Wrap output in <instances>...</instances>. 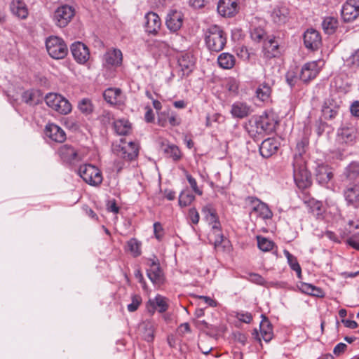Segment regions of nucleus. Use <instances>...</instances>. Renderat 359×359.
Segmentation results:
<instances>
[{
	"mask_svg": "<svg viewBox=\"0 0 359 359\" xmlns=\"http://www.w3.org/2000/svg\"><path fill=\"white\" fill-rule=\"evenodd\" d=\"M167 27L171 32H177L179 30L183 23V14L180 11H172L168 15L166 18Z\"/></svg>",
	"mask_w": 359,
	"mask_h": 359,
	"instance_id": "393cba45",
	"label": "nucleus"
},
{
	"mask_svg": "<svg viewBox=\"0 0 359 359\" xmlns=\"http://www.w3.org/2000/svg\"><path fill=\"white\" fill-rule=\"evenodd\" d=\"M149 268L147 270V274L153 284L160 286L163 284L165 278L163 272L158 260L151 259Z\"/></svg>",
	"mask_w": 359,
	"mask_h": 359,
	"instance_id": "f8f14e48",
	"label": "nucleus"
},
{
	"mask_svg": "<svg viewBox=\"0 0 359 359\" xmlns=\"http://www.w3.org/2000/svg\"><path fill=\"white\" fill-rule=\"evenodd\" d=\"M285 79L288 85L293 87L297 81V76L293 72H288L285 75Z\"/></svg>",
	"mask_w": 359,
	"mask_h": 359,
	"instance_id": "680f3d73",
	"label": "nucleus"
},
{
	"mask_svg": "<svg viewBox=\"0 0 359 359\" xmlns=\"http://www.w3.org/2000/svg\"><path fill=\"white\" fill-rule=\"evenodd\" d=\"M279 145L276 139L267 138L262 142L259 153L264 158H269L277 152Z\"/></svg>",
	"mask_w": 359,
	"mask_h": 359,
	"instance_id": "5701e85b",
	"label": "nucleus"
},
{
	"mask_svg": "<svg viewBox=\"0 0 359 359\" xmlns=\"http://www.w3.org/2000/svg\"><path fill=\"white\" fill-rule=\"evenodd\" d=\"M237 318L245 323H250L252 320V316L250 313H238L236 316Z\"/></svg>",
	"mask_w": 359,
	"mask_h": 359,
	"instance_id": "052dcab7",
	"label": "nucleus"
},
{
	"mask_svg": "<svg viewBox=\"0 0 359 359\" xmlns=\"http://www.w3.org/2000/svg\"><path fill=\"white\" fill-rule=\"evenodd\" d=\"M346 244L352 247L353 248L359 250V236L357 235H353L346 241Z\"/></svg>",
	"mask_w": 359,
	"mask_h": 359,
	"instance_id": "4d7b16f0",
	"label": "nucleus"
},
{
	"mask_svg": "<svg viewBox=\"0 0 359 359\" xmlns=\"http://www.w3.org/2000/svg\"><path fill=\"white\" fill-rule=\"evenodd\" d=\"M257 245L258 248L264 252H269L273 250L274 247V243L266 238L257 236Z\"/></svg>",
	"mask_w": 359,
	"mask_h": 359,
	"instance_id": "8fccbe9b",
	"label": "nucleus"
},
{
	"mask_svg": "<svg viewBox=\"0 0 359 359\" xmlns=\"http://www.w3.org/2000/svg\"><path fill=\"white\" fill-rule=\"evenodd\" d=\"M264 50L266 57L272 58L279 55V44L275 37L266 39L264 42Z\"/></svg>",
	"mask_w": 359,
	"mask_h": 359,
	"instance_id": "2f4dec72",
	"label": "nucleus"
},
{
	"mask_svg": "<svg viewBox=\"0 0 359 359\" xmlns=\"http://www.w3.org/2000/svg\"><path fill=\"white\" fill-rule=\"evenodd\" d=\"M237 0H219L217 12L223 17H233L238 13Z\"/></svg>",
	"mask_w": 359,
	"mask_h": 359,
	"instance_id": "dca6fc26",
	"label": "nucleus"
},
{
	"mask_svg": "<svg viewBox=\"0 0 359 359\" xmlns=\"http://www.w3.org/2000/svg\"><path fill=\"white\" fill-rule=\"evenodd\" d=\"M316 180L322 186H325L333 178L332 168L325 164L318 165L316 168Z\"/></svg>",
	"mask_w": 359,
	"mask_h": 359,
	"instance_id": "6ab92c4d",
	"label": "nucleus"
},
{
	"mask_svg": "<svg viewBox=\"0 0 359 359\" xmlns=\"http://www.w3.org/2000/svg\"><path fill=\"white\" fill-rule=\"evenodd\" d=\"M344 176L348 183L359 182V162L353 161L344 169Z\"/></svg>",
	"mask_w": 359,
	"mask_h": 359,
	"instance_id": "7c9ffc66",
	"label": "nucleus"
},
{
	"mask_svg": "<svg viewBox=\"0 0 359 359\" xmlns=\"http://www.w3.org/2000/svg\"><path fill=\"white\" fill-rule=\"evenodd\" d=\"M57 154L62 161L74 164L81 161L78 150L71 144H65L60 147Z\"/></svg>",
	"mask_w": 359,
	"mask_h": 359,
	"instance_id": "9b49d317",
	"label": "nucleus"
},
{
	"mask_svg": "<svg viewBox=\"0 0 359 359\" xmlns=\"http://www.w3.org/2000/svg\"><path fill=\"white\" fill-rule=\"evenodd\" d=\"M309 208V211L316 217H319L323 215L325 212L323 203L314 198H310L305 201Z\"/></svg>",
	"mask_w": 359,
	"mask_h": 359,
	"instance_id": "4c0bfd02",
	"label": "nucleus"
},
{
	"mask_svg": "<svg viewBox=\"0 0 359 359\" xmlns=\"http://www.w3.org/2000/svg\"><path fill=\"white\" fill-rule=\"evenodd\" d=\"M284 255L287 259L290 268L297 273L299 278H302V269L297 258L287 250H284Z\"/></svg>",
	"mask_w": 359,
	"mask_h": 359,
	"instance_id": "c03bdc74",
	"label": "nucleus"
},
{
	"mask_svg": "<svg viewBox=\"0 0 359 359\" xmlns=\"http://www.w3.org/2000/svg\"><path fill=\"white\" fill-rule=\"evenodd\" d=\"M74 60L80 64L86 63L90 57V52L87 46L82 42H74L70 47Z\"/></svg>",
	"mask_w": 359,
	"mask_h": 359,
	"instance_id": "2eb2a0df",
	"label": "nucleus"
},
{
	"mask_svg": "<svg viewBox=\"0 0 359 359\" xmlns=\"http://www.w3.org/2000/svg\"><path fill=\"white\" fill-rule=\"evenodd\" d=\"M351 114L355 117H359V101H354L350 107Z\"/></svg>",
	"mask_w": 359,
	"mask_h": 359,
	"instance_id": "338daca9",
	"label": "nucleus"
},
{
	"mask_svg": "<svg viewBox=\"0 0 359 359\" xmlns=\"http://www.w3.org/2000/svg\"><path fill=\"white\" fill-rule=\"evenodd\" d=\"M308 144V141L306 140H302L301 141L297 143L296 149L297 150V153L295 154L294 157H297V156H300L302 158V154L305 153V147Z\"/></svg>",
	"mask_w": 359,
	"mask_h": 359,
	"instance_id": "6e6d98bb",
	"label": "nucleus"
},
{
	"mask_svg": "<svg viewBox=\"0 0 359 359\" xmlns=\"http://www.w3.org/2000/svg\"><path fill=\"white\" fill-rule=\"evenodd\" d=\"M123 55L119 49L109 50L104 55V64L109 67H118L122 63Z\"/></svg>",
	"mask_w": 359,
	"mask_h": 359,
	"instance_id": "cd10ccee",
	"label": "nucleus"
},
{
	"mask_svg": "<svg viewBox=\"0 0 359 359\" xmlns=\"http://www.w3.org/2000/svg\"><path fill=\"white\" fill-rule=\"evenodd\" d=\"M247 278L250 282L260 285H263L266 283L264 278L261 275L255 273H248V278Z\"/></svg>",
	"mask_w": 359,
	"mask_h": 359,
	"instance_id": "5fc2aeb1",
	"label": "nucleus"
},
{
	"mask_svg": "<svg viewBox=\"0 0 359 359\" xmlns=\"http://www.w3.org/2000/svg\"><path fill=\"white\" fill-rule=\"evenodd\" d=\"M202 213L204 215L207 222L212 226V234L215 236L214 245L216 248L220 245L224 241L221 224L217 211L212 205L208 204L203 208Z\"/></svg>",
	"mask_w": 359,
	"mask_h": 359,
	"instance_id": "7ed1b4c3",
	"label": "nucleus"
},
{
	"mask_svg": "<svg viewBox=\"0 0 359 359\" xmlns=\"http://www.w3.org/2000/svg\"><path fill=\"white\" fill-rule=\"evenodd\" d=\"M12 13L19 18L25 19L28 15V9L25 2L20 0H13L11 4Z\"/></svg>",
	"mask_w": 359,
	"mask_h": 359,
	"instance_id": "473e14b6",
	"label": "nucleus"
},
{
	"mask_svg": "<svg viewBox=\"0 0 359 359\" xmlns=\"http://www.w3.org/2000/svg\"><path fill=\"white\" fill-rule=\"evenodd\" d=\"M226 34L222 28L216 25H212L205 32V42L210 51L219 52L226 43Z\"/></svg>",
	"mask_w": 359,
	"mask_h": 359,
	"instance_id": "f257e3e1",
	"label": "nucleus"
},
{
	"mask_svg": "<svg viewBox=\"0 0 359 359\" xmlns=\"http://www.w3.org/2000/svg\"><path fill=\"white\" fill-rule=\"evenodd\" d=\"M160 149L167 158H172L174 161H178L182 158V153L177 146L170 144L168 141H162Z\"/></svg>",
	"mask_w": 359,
	"mask_h": 359,
	"instance_id": "b1692460",
	"label": "nucleus"
},
{
	"mask_svg": "<svg viewBox=\"0 0 359 359\" xmlns=\"http://www.w3.org/2000/svg\"><path fill=\"white\" fill-rule=\"evenodd\" d=\"M357 130L354 127L344 126L338 130L337 141L341 144L352 145L355 142Z\"/></svg>",
	"mask_w": 359,
	"mask_h": 359,
	"instance_id": "a211bd4d",
	"label": "nucleus"
},
{
	"mask_svg": "<svg viewBox=\"0 0 359 359\" xmlns=\"http://www.w3.org/2000/svg\"><path fill=\"white\" fill-rule=\"evenodd\" d=\"M167 300V298L160 294H157L154 299H149L148 304L153 308L152 313H154V310L156 309L159 313L165 312L168 309Z\"/></svg>",
	"mask_w": 359,
	"mask_h": 359,
	"instance_id": "c9c22d12",
	"label": "nucleus"
},
{
	"mask_svg": "<svg viewBox=\"0 0 359 359\" xmlns=\"http://www.w3.org/2000/svg\"><path fill=\"white\" fill-rule=\"evenodd\" d=\"M178 64L183 76H188L194 69L195 59L190 53L182 55L178 59Z\"/></svg>",
	"mask_w": 359,
	"mask_h": 359,
	"instance_id": "bb28decb",
	"label": "nucleus"
},
{
	"mask_svg": "<svg viewBox=\"0 0 359 359\" xmlns=\"http://www.w3.org/2000/svg\"><path fill=\"white\" fill-rule=\"evenodd\" d=\"M114 128L119 135H128L131 131V124L126 119H118L114 122Z\"/></svg>",
	"mask_w": 359,
	"mask_h": 359,
	"instance_id": "a19ab883",
	"label": "nucleus"
},
{
	"mask_svg": "<svg viewBox=\"0 0 359 359\" xmlns=\"http://www.w3.org/2000/svg\"><path fill=\"white\" fill-rule=\"evenodd\" d=\"M271 93V85L264 81L256 90V95L262 101H267Z\"/></svg>",
	"mask_w": 359,
	"mask_h": 359,
	"instance_id": "37998d69",
	"label": "nucleus"
},
{
	"mask_svg": "<svg viewBox=\"0 0 359 359\" xmlns=\"http://www.w3.org/2000/svg\"><path fill=\"white\" fill-rule=\"evenodd\" d=\"M289 11L285 7L276 8L272 12L273 21L278 25L285 24L288 20Z\"/></svg>",
	"mask_w": 359,
	"mask_h": 359,
	"instance_id": "58836bf2",
	"label": "nucleus"
},
{
	"mask_svg": "<svg viewBox=\"0 0 359 359\" xmlns=\"http://www.w3.org/2000/svg\"><path fill=\"white\" fill-rule=\"evenodd\" d=\"M78 107L79 110L86 115L90 114L93 111V105L92 102L88 98H83L79 102Z\"/></svg>",
	"mask_w": 359,
	"mask_h": 359,
	"instance_id": "09e8293b",
	"label": "nucleus"
},
{
	"mask_svg": "<svg viewBox=\"0 0 359 359\" xmlns=\"http://www.w3.org/2000/svg\"><path fill=\"white\" fill-rule=\"evenodd\" d=\"M259 331L262 338L266 341L269 342L273 337V328L267 318L261 322L259 325Z\"/></svg>",
	"mask_w": 359,
	"mask_h": 359,
	"instance_id": "e433bc0d",
	"label": "nucleus"
},
{
	"mask_svg": "<svg viewBox=\"0 0 359 359\" xmlns=\"http://www.w3.org/2000/svg\"><path fill=\"white\" fill-rule=\"evenodd\" d=\"M349 60L352 65L359 67V49L351 55Z\"/></svg>",
	"mask_w": 359,
	"mask_h": 359,
	"instance_id": "774afa93",
	"label": "nucleus"
},
{
	"mask_svg": "<svg viewBox=\"0 0 359 359\" xmlns=\"http://www.w3.org/2000/svg\"><path fill=\"white\" fill-rule=\"evenodd\" d=\"M145 110H146V112L144 114L145 121L147 123L154 122V119H155V116H154L152 109L149 106H146Z\"/></svg>",
	"mask_w": 359,
	"mask_h": 359,
	"instance_id": "e2e57ef3",
	"label": "nucleus"
},
{
	"mask_svg": "<svg viewBox=\"0 0 359 359\" xmlns=\"http://www.w3.org/2000/svg\"><path fill=\"white\" fill-rule=\"evenodd\" d=\"M154 232L155 237L158 240H161L163 236V229L160 222H155L154 224Z\"/></svg>",
	"mask_w": 359,
	"mask_h": 359,
	"instance_id": "bf43d9fd",
	"label": "nucleus"
},
{
	"mask_svg": "<svg viewBox=\"0 0 359 359\" xmlns=\"http://www.w3.org/2000/svg\"><path fill=\"white\" fill-rule=\"evenodd\" d=\"M251 201L254 204L251 213H256L264 219H269L272 217L273 213L266 204L257 198L254 199L252 198Z\"/></svg>",
	"mask_w": 359,
	"mask_h": 359,
	"instance_id": "c85d7f7f",
	"label": "nucleus"
},
{
	"mask_svg": "<svg viewBox=\"0 0 359 359\" xmlns=\"http://www.w3.org/2000/svg\"><path fill=\"white\" fill-rule=\"evenodd\" d=\"M338 25L339 22L336 18L326 17L323 20L322 27L325 34L330 35L335 32Z\"/></svg>",
	"mask_w": 359,
	"mask_h": 359,
	"instance_id": "79ce46f5",
	"label": "nucleus"
},
{
	"mask_svg": "<svg viewBox=\"0 0 359 359\" xmlns=\"http://www.w3.org/2000/svg\"><path fill=\"white\" fill-rule=\"evenodd\" d=\"M104 100L111 105H121L123 104L122 91L118 88H109L103 93Z\"/></svg>",
	"mask_w": 359,
	"mask_h": 359,
	"instance_id": "4be33fe9",
	"label": "nucleus"
},
{
	"mask_svg": "<svg viewBox=\"0 0 359 359\" xmlns=\"http://www.w3.org/2000/svg\"><path fill=\"white\" fill-rule=\"evenodd\" d=\"M346 348L347 345L346 344L341 342L339 343L334 346L333 353L337 356L340 355L346 351Z\"/></svg>",
	"mask_w": 359,
	"mask_h": 359,
	"instance_id": "69168bd1",
	"label": "nucleus"
},
{
	"mask_svg": "<svg viewBox=\"0 0 359 359\" xmlns=\"http://www.w3.org/2000/svg\"><path fill=\"white\" fill-rule=\"evenodd\" d=\"M75 15V9L73 6L64 4L59 6L53 13V21L59 27H65L72 21Z\"/></svg>",
	"mask_w": 359,
	"mask_h": 359,
	"instance_id": "0eeeda50",
	"label": "nucleus"
},
{
	"mask_svg": "<svg viewBox=\"0 0 359 359\" xmlns=\"http://www.w3.org/2000/svg\"><path fill=\"white\" fill-rule=\"evenodd\" d=\"M195 199V196L189 191H182L179 196V205L182 207L189 205Z\"/></svg>",
	"mask_w": 359,
	"mask_h": 359,
	"instance_id": "de8ad7c7",
	"label": "nucleus"
},
{
	"mask_svg": "<svg viewBox=\"0 0 359 359\" xmlns=\"http://www.w3.org/2000/svg\"><path fill=\"white\" fill-rule=\"evenodd\" d=\"M341 104V100H337L332 96L327 98L322 107V113L325 119H334L339 113Z\"/></svg>",
	"mask_w": 359,
	"mask_h": 359,
	"instance_id": "9d476101",
	"label": "nucleus"
},
{
	"mask_svg": "<svg viewBox=\"0 0 359 359\" xmlns=\"http://www.w3.org/2000/svg\"><path fill=\"white\" fill-rule=\"evenodd\" d=\"M189 217L191 222L197 224L199 222V214L195 208H190L189 210Z\"/></svg>",
	"mask_w": 359,
	"mask_h": 359,
	"instance_id": "13d9d810",
	"label": "nucleus"
},
{
	"mask_svg": "<svg viewBox=\"0 0 359 359\" xmlns=\"http://www.w3.org/2000/svg\"><path fill=\"white\" fill-rule=\"evenodd\" d=\"M250 34L252 40L256 43L264 42L267 39L266 32L262 26L252 25Z\"/></svg>",
	"mask_w": 359,
	"mask_h": 359,
	"instance_id": "ea45409f",
	"label": "nucleus"
},
{
	"mask_svg": "<svg viewBox=\"0 0 359 359\" xmlns=\"http://www.w3.org/2000/svg\"><path fill=\"white\" fill-rule=\"evenodd\" d=\"M359 15V0H347L343 5L341 16L345 22H351Z\"/></svg>",
	"mask_w": 359,
	"mask_h": 359,
	"instance_id": "4468645a",
	"label": "nucleus"
},
{
	"mask_svg": "<svg viewBox=\"0 0 359 359\" xmlns=\"http://www.w3.org/2000/svg\"><path fill=\"white\" fill-rule=\"evenodd\" d=\"M131 303L128 305V310L130 312H134L137 310L142 303V297L139 294H133L131 297Z\"/></svg>",
	"mask_w": 359,
	"mask_h": 359,
	"instance_id": "603ef678",
	"label": "nucleus"
},
{
	"mask_svg": "<svg viewBox=\"0 0 359 359\" xmlns=\"http://www.w3.org/2000/svg\"><path fill=\"white\" fill-rule=\"evenodd\" d=\"M116 155L126 161H132L135 160L139 154V145L134 142H130L125 145H118L115 149Z\"/></svg>",
	"mask_w": 359,
	"mask_h": 359,
	"instance_id": "1a4fd4ad",
	"label": "nucleus"
},
{
	"mask_svg": "<svg viewBox=\"0 0 359 359\" xmlns=\"http://www.w3.org/2000/svg\"><path fill=\"white\" fill-rule=\"evenodd\" d=\"M78 172L83 181L90 185L98 186L102 182L101 171L97 167L91 164L80 165Z\"/></svg>",
	"mask_w": 359,
	"mask_h": 359,
	"instance_id": "39448f33",
	"label": "nucleus"
},
{
	"mask_svg": "<svg viewBox=\"0 0 359 359\" xmlns=\"http://www.w3.org/2000/svg\"><path fill=\"white\" fill-rule=\"evenodd\" d=\"M143 338L148 342L154 339V325L151 321H145L142 323Z\"/></svg>",
	"mask_w": 359,
	"mask_h": 359,
	"instance_id": "a18cd8bd",
	"label": "nucleus"
},
{
	"mask_svg": "<svg viewBox=\"0 0 359 359\" xmlns=\"http://www.w3.org/2000/svg\"><path fill=\"white\" fill-rule=\"evenodd\" d=\"M320 72L317 61H312L304 65L299 75L300 79L305 82H309L315 79Z\"/></svg>",
	"mask_w": 359,
	"mask_h": 359,
	"instance_id": "f3484780",
	"label": "nucleus"
},
{
	"mask_svg": "<svg viewBox=\"0 0 359 359\" xmlns=\"http://www.w3.org/2000/svg\"><path fill=\"white\" fill-rule=\"evenodd\" d=\"M46 135L56 142H63L66 140L65 132L55 123H48L44 130Z\"/></svg>",
	"mask_w": 359,
	"mask_h": 359,
	"instance_id": "412c9836",
	"label": "nucleus"
},
{
	"mask_svg": "<svg viewBox=\"0 0 359 359\" xmlns=\"http://www.w3.org/2000/svg\"><path fill=\"white\" fill-rule=\"evenodd\" d=\"M255 126L257 133H270L275 128V123L273 119L270 118L268 116H260L255 121Z\"/></svg>",
	"mask_w": 359,
	"mask_h": 359,
	"instance_id": "c756f323",
	"label": "nucleus"
},
{
	"mask_svg": "<svg viewBox=\"0 0 359 359\" xmlns=\"http://www.w3.org/2000/svg\"><path fill=\"white\" fill-rule=\"evenodd\" d=\"M304 43L306 48L316 50L322 44V38L319 32L311 28L308 29L304 34Z\"/></svg>",
	"mask_w": 359,
	"mask_h": 359,
	"instance_id": "ddd939ff",
	"label": "nucleus"
},
{
	"mask_svg": "<svg viewBox=\"0 0 359 359\" xmlns=\"http://www.w3.org/2000/svg\"><path fill=\"white\" fill-rule=\"evenodd\" d=\"M145 30L149 34H156L161 26V20L159 16L154 12H149L145 16Z\"/></svg>",
	"mask_w": 359,
	"mask_h": 359,
	"instance_id": "aec40b11",
	"label": "nucleus"
},
{
	"mask_svg": "<svg viewBox=\"0 0 359 359\" xmlns=\"http://www.w3.org/2000/svg\"><path fill=\"white\" fill-rule=\"evenodd\" d=\"M141 242L136 238H130L127 242L128 250L135 257H137L141 255Z\"/></svg>",
	"mask_w": 359,
	"mask_h": 359,
	"instance_id": "49530a36",
	"label": "nucleus"
},
{
	"mask_svg": "<svg viewBox=\"0 0 359 359\" xmlns=\"http://www.w3.org/2000/svg\"><path fill=\"white\" fill-rule=\"evenodd\" d=\"M45 101L48 107L61 114H67L72 111V105L63 96L57 93H49Z\"/></svg>",
	"mask_w": 359,
	"mask_h": 359,
	"instance_id": "423d86ee",
	"label": "nucleus"
},
{
	"mask_svg": "<svg viewBox=\"0 0 359 359\" xmlns=\"http://www.w3.org/2000/svg\"><path fill=\"white\" fill-rule=\"evenodd\" d=\"M186 178L190 185V187H191V189H193V191L196 194H198V196H201L203 194V191L201 189H200L197 185V182H196V180H195V178H194L190 174H189L188 172H186Z\"/></svg>",
	"mask_w": 359,
	"mask_h": 359,
	"instance_id": "864d4df0",
	"label": "nucleus"
},
{
	"mask_svg": "<svg viewBox=\"0 0 359 359\" xmlns=\"http://www.w3.org/2000/svg\"><path fill=\"white\" fill-rule=\"evenodd\" d=\"M113 119L112 114L109 111H104L100 116V121L104 124H108Z\"/></svg>",
	"mask_w": 359,
	"mask_h": 359,
	"instance_id": "0e129e2a",
	"label": "nucleus"
},
{
	"mask_svg": "<svg viewBox=\"0 0 359 359\" xmlns=\"http://www.w3.org/2000/svg\"><path fill=\"white\" fill-rule=\"evenodd\" d=\"M22 100L27 104H33L37 103L36 92L33 90H27L22 95Z\"/></svg>",
	"mask_w": 359,
	"mask_h": 359,
	"instance_id": "3c124183",
	"label": "nucleus"
},
{
	"mask_svg": "<svg viewBox=\"0 0 359 359\" xmlns=\"http://www.w3.org/2000/svg\"><path fill=\"white\" fill-rule=\"evenodd\" d=\"M343 196L348 206L359 208V182L345 184Z\"/></svg>",
	"mask_w": 359,
	"mask_h": 359,
	"instance_id": "6e6552de",
	"label": "nucleus"
},
{
	"mask_svg": "<svg viewBox=\"0 0 359 359\" xmlns=\"http://www.w3.org/2000/svg\"><path fill=\"white\" fill-rule=\"evenodd\" d=\"M252 112L250 106L243 102H236L231 106V114L233 117L244 118Z\"/></svg>",
	"mask_w": 359,
	"mask_h": 359,
	"instance_id": "a878e982",
	"label": "nucleus"
},
{
	"mask_svg": "<svg viewBox=\"0 0 359 359\" xmlns=\"http://www.w3.org/2000/svg\"><path fill=\"white\" fill-rule=\"evenodd\" d=\"M46 47L48 55L55 60L63 59L68 53V47L65 41L56 36H50L46 39Z\"/></svg>",
	"mask_w": 359,
	"mask_h": 359,
	"instance_id": "20e7f679",
	"label": "nucleus"
},
{
	"mask_svg": "<svg viewBox=\"0 0 359 359\" xmlns=\"http://www.w3.org/2000/svg\"><path fill=\"white\" fill-rule=\"evenodd\" d=\"M217 63L224 69H231L236 64V57L229 53H222L217 57Z\"/></svg>",
	"mask_w": 359,
	"mask_h": 359,
	"instance_id": "f704fd0d",
	"label": "nucleus"
},
{
	"mask_svg": "<svg viewBox=\"0 0 359 359\" xmlns=\"http://www.w3.org/2000/svg\"><path fill=\"white\" fill-rule=\"evenodd\" d=\"M292 165L294 180L297 186L302 189L309 187L312 184L311 177L303 158L300 156L294 157Z\"/></svg>",
	"mask_w": 359,
	"mask_h": 359,
	"instance_id": "f03ea898",
	"label": "nucleus"
},
{
	"mask_svg": "<svg viewBox=\"0 0 359 359\" xmlns=\"http://www.w3.org/2000/svg\"><path fill=\"white\" fill-rule=\"evenodd\" d=\"M298 288L301 292L305 293L309 295L317 297H323L325 295L323 290L318 287H316L311 284L306 283L304 282H300L297 285Z\"/></svg>",
	"mask_w": 359,
	"mask_h": 359,
	"instance_id": "72a5a7b5",
	"label": "nucleus"
}]
</instances>
